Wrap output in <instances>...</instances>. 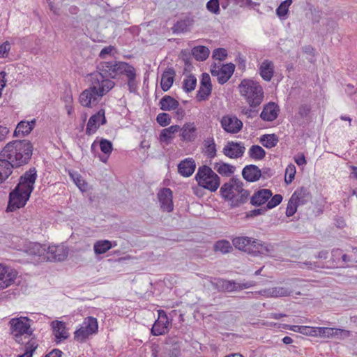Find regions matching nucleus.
Segmentation results:
<instances>
[{"label":"nucleus","instance_id":"nucleus-1","mask_svg":"<svg viewBox=\"0 0 357 357\" xmlns=\"http://www.w3.org/2000/svg\"><path fill=\"white\" fill-rule=\"evenodd\" d=\"M37 178L35 168H31L21 176L18 184L9 194L7 212H13L23 208L33 190Z\"/></svg>","mask_w":357,"mask_h":357},{"label":"nucleus","instance_id":"nucleus-2","mask_svg":"<svg viewBox=\"0 0 357 357\" xmlns=\"http://www.w3.org/2000/svg\"><path fill=\"white\" fill-rule=\"evenodd\" d=\"M32 151L33 146L29 141H14L3 148L0 154V160L8 164L11 175L15 167L28 162L32 155Z\"/></svg>","mask_w":357,"mask_h":357},{"label":"nucleus","instance_id":"nucleus-3","mask_svg":"<svg viewBox=\"0 0 357 357\" xmlns=\"http://www.w3.org/2000/svg\"><path fill=\"white\" fill-rule=\"evenodd\" d=\"M34 321L28 317L20 316L11 318L8 321L10 335L17 344H23L29 341L34 329L32 326Z\"/></svg>","mask_w":357,"mask_h":357},{"label":"nucleus","instance_id":"nucleus-4","mask_svg":"<svg viewBox=\"0 0 357 357\" xmlns=\"http://www.w3.org/2000/svg\"><path fill=\"white\" fill-rule=\"evenodd\" d=\"M222 197L229 202L231 206H238L247 202L250 193L243 189V183L238 178H232L220 188Z\"/></svg>","mask_w":357,"mask_h":357},{"label":"nucleus","instance_id":"nucleus-5","mask_svg":"<svg viewBox=\"0 0 357 357\" xmlns=\"http://www.w3.org/2000/svg\"><path fill=\"white\" fill-rule=\"evenodd\" d=\"M238 91L250 107H259L264 100V89L255 80L243 79L238 85Z\"/></svg>","mask_w":357,"mask_h":357},{"label":"nucleus","instance_id":"nucleus-6","mask_svg":"<svg viewBox=\"0 0 357 357\" xmlns=\"http://www.w3.org/2000/svg\"><path fill=\"white\" fill-rule=\"evenodd\" d=\"M195 179L200 187L215 192L220 186V178L211 168L203 165L198 168Z\"/></svg>","mask_w":357,"mask_h":357},{"label":"nucleus","instance_id":"nucleus-7","mask_svg":"<svg viewBox=\"0 0 357 357\" xmlns=\"http://www.w3.org/2000/svg\"><path fill=\"white\" fill-rule=\"evenodd\" d=\"M98 324L96 318L88 317L74 333V339L79 342H85L90 335L96 334Z\"/></svg>","mask_w":357,"mask_h":357},{"label":"nucleus","instance_id":"nucleus-8","mask_svg":"<svg viewBox=\"0 0 357 357\" xmlns=\"http://www.w3.org/2000/svg\"><path fill=\"white\" fill-rule=\"evenodd\" d=\"M114 85V81L100 70L90 75V86L102 97L113 89Z\"/></svg>","mask_w":357,"mask_h":357},{"label":"nucleus","instance_id":"nucleus-9","mask_svg":"<svg viewBox=\"0 0 357 357\" xmlns=\"http://www.w3.org/2000/svg\"><path fill=\"white\" fill-rule=\"evenodd\" d=\"M234 70L235 66L231 63L225 65L214 64L211 66V73L217 78L219 84H224L230 79Z\"/></svg>","mask_w":357,"mask_h":357},{"label":"nucleus","instance_id":"nucleus-10","mask_svg":"<svg viewBox=\"0 0 357 357\" xmlns=\"http://www.w3.org/2000/svg\"><path fill=\"white\" fill-rule=\"evenodd\" d=\"M222 128L227 133H238L243 128V122L236 116L233 114H226L222 116L220 121Z\"/></svg>","mask_w":357,"mask_h":357},{"label":"nucleus","instance_id":"nucleus-11","mask_svg":"<svg viewBox=\"0 0 357 357\" xmlns=\"http://www.w3.org/2000/svg\"><path fill=\"white\" fill-rule=\"evenodd\" d=\"M102 98V96L89 85V88L80 93L79 102L84 107L92 108L98 104Z\"/></svg>","mask_w":357,"mask_h":357},{"label":"nucleus","instance_id":"nucleus-12","mask_svg":"<svg viewBox=\"0 0 357 357\" xmlns=\"http://www.w3.org/2000/svg\"><path fill=\"white\" fill-rule=\"evenodd\" d=\"M44 261H63L68 256V249L63 245H46Z\"/></svg>","mask_w":357,"mask_h":357},{"label":"nucleus","instance_id":"nucleus-13","mask_svg":"<svg viewBox=\"0 0 357 357\" xmlns=\"http://www.w3.org/2000/svg\"><path fill=\"white\" fill-rule=\"evenodd\" d=\"M171 325V320H169L164 310H159L158 318L153 325L151 333L155 336L164 335L168 332L169 327Z\"/></svg>","mask_w":357,"mask_h":357},{"label":"nucleus","instance_id":"nucleus-14","mask_svg":"<svg viewBox=\"0 0 357 357\" xmlns=\"http://www.w3.org/2000/svg\"><path fill=\"white\" fill-rule=\"evenodd\" d=\"M22 250L32 259L38 258L39 261H44L45 255L46 254V245L29 242L24 245Z\"/></svg>","mask_w":357,"mask_h":357},{"label":"nucleus","instance_id":"nucleus-15","mask_svg":"<svg viewBox=\"0 0 357 357\" xmlns=\"http://www.w3.org/2000/svg\"><path fill=\"white\" fill-rule=\"evenodd\" d=\"M105 114V109H100L89 118L86 128V135H91L94 134L101 125L106 123Z\"/></svg>","mask_w":357,"mask_h":357},{"label":"nucleus","instance_id":"nucleus-16","mask_svg":"<svg viewBox=\"0 0 357 357\" xmlns=\"http://www.w3.org/2000/svg\"><path fill=\"white\" fill-rule=\"evenodd\" d=\"M17 275V272L15 269L0 264V289L13 284Z\"/></svg>","mask_w":357,"mask_h":357},{"label":"nucleus","instance_id":"nucleus-17","mask_svg":"<svg viewBox=\"0 0 357 357\" xmlns=\"http://www.w3.org/2000/svg\"><path fill=\"white\" fill-rule=\"evenodd\" d=\"M245 147L241 142L229 141L224 146L222 153L231 159L239 158L243 156Z\"/></svg>","mask_w":357,"mask_h":357},{"label":"nucleus","instance_id":"nucleus-18","mask_svg":"<svg viewBox=\"0 0 357 357\" xmlns=\"http://www.w3.org/2000/svg\"><path fill=\"white\" fill-rule=\"evenodd\" d=\"M292 293L293 291L289 287L280 286L264 289L256 292V294L266 298L286 297L291 296Z\"/></svg>","mask_w":357,"mask_h":357},{"label":"nucleus","instance_id":"nucleus-19","mask_svg":"<svg viewBox=\"0 0 357 357\" xmlns=\"http://www.w3.org/2000/svg\"><path fill=\"white\" fill-rule=\"evenodd\" d=\"M50 326L56 343H60L68 338L69 333L65 322L54 320L50 323Z\"/></svg>","mask_w":357,"mask_h":357},{"label":"nucleus","instance_id":"nucleus-20","mask_svg":"<svg viewBox=\"0 0 357 357\" xmlns=\"http://www.w3.org/2000/svg\"><path fill=\"white\" fill-rule=\"evenodd\" d=\"M274 252V245L263 243L259 240L252 239L250 245V254L253 256L258 255H271Z\"/></svg>","mask_w":357,"mask_h":357},{"label":"nucleus","instance_id":"nucleus-21","mask_svg":"<svg viewBox=\"0 0 357 357\" xmlns=\"http://www.w3.org/2000/svg\"><path fill=\"white\" fill-rule=\"evenodd\" d=\"M121 61H103L101 62L98 69L107 77L116 78L119 76Z\"/></svg>","mask_w":357,"mask_h":357},{"label":"nucleus","instance_id":"nucleus-22","mask_svg":"<svg viewBox=\"0 0 357 357\" xmlns=\"http://www.w3.org/2000/svg\"><path fill=\"white\" fill-rule=\"evenodd\" d=\"M160 206L163 211L171 212L173 211L172 192L169 188H163L158 193Z\"/></svg>","mask_w":357,"mask_h":357},{"label":"nucleus","instance_id":"nucleus-23","mask_svg":"<svg viewBox=\"0 0 357 357\" xmlns=\"http://www.w3.org/2000/svg\"><path fill=\"white\" fill-rule=\"evenodd\" d=\"M258 72L264 81L270 82L275 72V65L273 62L268 59L264 60L259 65Z\"/></svg>","mask_w":357,"mask_h":357},{"label":"nucleus","instance_id":"nucleus-24","mask_svg":"<svg viewBox=\"0 0 357 357\" xmlns=\"http://www.w3.org/2000/svg\"><path fill=\"white\" fill-rule=\"evenodd\" d=\"M273 193L269 189H261L255 192L250 198V204L255 206H260L267 204Z\"/></svg>","mask_w":357,"mask_h":357},{"label":"nucleus","instance_id":"nucleus-25","mask_svg":"<svg viewBox=\"0 0 357 357\" xmlns=\"http://www.w3.org/2000/svg\"><path fill=\"white\" fill-rule=\"evenodd\" d=\"M280 109L278 106L273 102L265 105L261 112L260 117L266 121H273L277 119Z\"/></svg>","mask_w":357,"mask_h":357},{"label":"nucleus","instance_id":"nucleus-26","mask_svg":"<svg viewBox=\"0 0 357 357\" xmlns=\"http://www.w3.org/2000/svg\"><path fill=\"white\" fill-rule=\"evenodd\" d=\"M181 139L185 142H192L197 137V128L194 123H185L180 127Z\"/></svg>","mask_w":357,"mask_h":357},{"label":"nucleus","instance_id":"nucleus-27","mask_svg":"<svg viewBox=\"0 0 357 357\" xmlns=\"http://www.w3.org/2000/svg\"><path fill=\"white\" fill-rule=\"evenodd\" d=\"M255 285L254 281L236 282L234 281L223 280L222 287L227 291H234L248 289Z\"/></svg>","mask_w":357,"mask_h":357},{"label":"nucleus","instance_id":"nucleus-28","mask_svg":"<svg viewBox=\"0 0 357 357\" xmlns=\"http://www.w3.org/2000/svg\"><path fill=\"white\" fill-rule=\"evenodd\" d=\"M196 168V164L192 158H186L178 165V173L185 177L191 176Z\"/></svg>","mask_w":357,"mask_h":357},{"label":"nucleus","instance_id":"nucleus-29","mask_svg":"<svg viewBox=\"0 0 357 357\" xmlns=\"http://www.w3.org/2000/svg\"><path fill=\"white\" fill-rule=\"evenodd\" d=\"M35 125V119L30 121H21L20 123H18L14 131V135L16 137H24L32 131Z\"/></svg>","mask_w":357,"mask_h":357},{"label":"nucleus","instance_id":"nucleus-30","mask_svg":"<svg viewBox=\"0 0 357 357\" xmlns=\"http://www.w3.org/2000/svg\"><path fill=\"white\" fill-rule=\"evenodd\" d=\"M242 175L246 181L254 182L259 180L261 174V170L256 165H250L243 168Z\"/></svg>","mask_w":357,"mask_h":357},{"label":"nucleus","instance_id":"nucleus-31","mask_svg":"<svg viewBox=\"0 0 357 357\" xmlns=\"http://www.w3.org/2000/svg\"><path fill=\"white\" fill-rule=\"evenodd\" d=\"M180 130V126L178 125H173L167 128L162 130L159 140L161 143H165L166 145L170 144L172 139L174 138V135Z\"/></svg>","mask_w":357,"mask_h":357},{"label":"nucleus","instance_id":"nucleus-32","mask_svg":"<svg viewBox=\"0 0 357 357\" xmlns=\"http://www.w3.org/2000/svg\"><path fill=\"white\" fill-rule=\"evenodd\" d=\"M194 20L189 17H185L176 22V23L172 28L174 33H181L188 31L192 26Z\"/></svg>","mask_w":357,"mask_h":357},{"label":"nucleus","instance_id":"nucleus-33","mask_svg":"<svg viewBox=\"0 0 357 357\" xmlns=\"http://www.w3.org/2000/svg\"><path fill=\"white\" fill-rule=\"evenodd\" d=\"M252 239L253 238L247 236H238L232 240V243L236 248L250 254V245Z\"/></svg>","mask_w":357,"mask_h":357},{"label":"nucleus","instance_id":"nucleus-34","mask_svg":"<svg viewBox=\"0 0 357 357\" xmlns=\"http://www.w3.org/2000/svg\"><path fill=\"white\" fill-rule=\"evenodd\" d=\"M174 75L175 72L173 69H169L162 73L161 77L160 86L164 91H168L172 86L174 82Z\"/></svg>","mask_w":357,"mask_h":357},{"label":"nucleus","instance_id":"nucleus-35","mask_svg":"<svg viewBox=\"0 0 357 357\" xmlns=\"http://www.w3.org/2000/svg\"><path fill=\"white\" fill-rule=\"evenodd\" d=\"M160 109L164 111H172L178 108L179 102L169 96H165L160 100Z\"/></svg>","mask_w":357,"mask_h":357},{"label":"nucleus","instance_id":"nucleus-36","mask_svg":"<svg viewBox=\"0 0 357 357\" xmlns=\"http://www.w3.org/2000/svg\"><path fill=\"white\" fill-rule=\"evenodd\" d=\"M214 169L220 174L224 176H230L235 171L234 166L223 162L215 163Z\"/></svg>","mask_w":357,"mask_h":357},{"label":"nucleus","instance_id":"nucleus-37","mask_svg":"<svg viewBox=\"0 0 357 357\" xmlns=\"http://www.w3.org/2000/svg\"><path fill=\"white\" fill-rule=\"evenodd\" d=\"M291 197L294 198V201L298 205H303L307 202L310 195L306 189L300 188L292 194Z\"/></svg>","mask_w":357,"mask_h":357},{"label":"nucleus","instance_id":"nucleus-38","mask_svg":"<svg viewBox=\"0 0 357 357\" xmlns=\"http://www.w3.org/2000/svg\"><path fill=\"white\" fill-rule=\"evenodd\" d=\"M113 247L111 241L108 240H99L93 245V250L96 255H102L107 252Z\"/></svg>","mask_w":357,"mask_h":357},{"label":"nucleus","instance_id":"nucleus-39","mask_svg":"<svg viewBox=\"0 0 357 357\" xmlns=\"http://www.w3.org/2000/svg\"><path fill=\"white\" fill-rule=\"evenodd\" d=\"M204 153L208 158H214L216 156V145L213 137L204 140Z\"/></svg>","mask_w":357,"mask_h":357},{"label":"nucleus","instance_id":"nucleus-40","mask_svg":"<svg viewBox=\"0 0 357 357\" xmlns=\"http://www.w3.org/2000/svg\"><path fill=\"white\" fill-rule=\"evenodd\" d=\"M209 53V50L205 46L195 47L192 50V54L197 61H202L206 60L208 58Z\"/></svg>","mask_w":357,"mask_h":357},{"label":"nucleus","instance_id":"nucleus-41","mask_svg":"<svg viewBox=\"0 0 357 357\" xmlns=\"http://www.w3.org/2000/svg\"><path fill=\"white\" fill-rule=\"evenodd\" d=\"M260 141L264 146L271 149L277 145L278 138L275 134L264 135L261 137Z\"/></svg>","mask_w":357,"mask_h":357},{"label":"nucleus","instance_id":"nucleus-42","mask_svg":"<svg viewBox=\"0 0 357 357\" xmlns=\"http://www.w3.org/2000/svg\"><path fill=\"white\" fill-rule=\"evenodd\" d=\"M232 250L231 243L227 240H220L214 245V251L222 254H227Z\"/></svg>","mask_w":357,"mask_h":357},{"label":"nucleus","instance_id":"nucleus-43","mask_svg":"<svg viewBox=\"0 0 357 357\" xmlns=\"http://www.w3.org/2000/svg\"><path fill=\"white\" fill-rule=\"evenodd\" d=\"M249 155L252 159L259 160L264 158L266 152L259 145H252L248 151Z\"/></svg>","mask_w":357,"mask_h":357},{"label":"nucleus","instance_id":"nucleus-44","mask_svg":"<svg viewBox=\"0 0 357 357\" xmlns=\"http://www.w3.org/2000/svg\"><path fill=\"white\" fill-rule=\"evenodd\" d=\"M197 85V79L194 75L185 77L183 81V89L187 92L192 91Z\"/></svg>","mask_w":357,"mask_h":357},{"label":"nucleus","instance_id":"nucleus-45","mask_svg":"<svg viewBox=\"0 0 357 357\" xmlns=\"http://www.w3.org/2000/svg\"><path fill=\"white\" fill-rule=\"evenodd\" d=\"M331 339L342 340L351 335V331L342 328H331Z\"/></svg>","mask_w":357,"mask_h":357},{"label":"nucleus","instance_id":"nucleus-46","mask_svg":"<svg viewBox=\"0 0 357 357\" xmlns=\"http://www.w3.org/2000/svg\"><path fill=\"white\" fill-rule=\"evenodd\" d=\"M136 73L135 68L130 64L126 62H120V70L119 73V76L125 75L128 78L130 77L132 75Z\"/></svg>","mask_w":357,"mask_h":357},{"label":"nucleus","instance_id":"nucleus-47","mask_svg":"<svg viewBox=\"0 0 357 357\" xmlns=\"http://www.w3.org/2000/svg\"><path fill=\"white\" fill-rule=\"evenodd\" d=\"M212 86L200 85L197 93V99L198 101H204L208 99L211 93Z\"/></svg>","mask_w":357,"mask_h":357},{"label":"nucleus","instance_id":"nucleus-48","mask_svg":"<svg viewBox=\"0 0 357 357\" xmlns=\"http://www.w3.org/2000/svg\"><path fill=\"white\" fill-rule=\"evenodd\" d=\"M292 3V0H285L282 1L276 9V14L280 17H284L287 15L289 8Z\"/></svg>","mask_w":357,"mask_h":357},{"label":"nucleus","instance_id":"nucleus-49","mask_svg":"<svg viewBox=\"0 0 357 357\" xmlns=\"http://www.w3.org/2000/svg\"><path fill=\"white\" fill-rule=\"evenodd\" d=\"M38 345L35 340H31L26 342L25 352L18 357H32L33 351Z\"/></svg>","mask_w":357,"mask_h":357},{"label":"nucleus","instance_id":"nucleus-50","mask_svg":"<svg viewBox=\"0 0 357 357\" xmlns=\"http://www.w3.org/2000/svg\"><path fill=\"white\" fill-rule=\"evenodd\" d=\"M296 174V167L293 164L289 165L285 170L284 181L287 184H289L294 178Z\"/></svg>","mask_w":357,"mask_h":357},{"label":"nucleus","instance_id":"nucleus-51","mask_svg":"<svg viewBox=\"0 0 357 357\" xmlns=\"http://www.w3.org/2000/svg\"><path fill=\"white\" fill-rule=\"evenodd\" d=\"M101 151L105 155H109L113 149L112 143L105 139H101L99 143Z\"/></svg>","mask_w":357,"mask_h":357},{"label":"nucleus","instance_id":"nucleus-52","mask_svg":"<svg viewBox=\"0 0 357 357\" xmlns=\"http://www.w3.org/2000/svg\"><path fill=\"white\" fill-rule=\"evenodd\" d=\"M331 332L332 331L331 327H317L316 337L331 339Z\"/></svg>","mask_w":357,"mask_h":357},{"label":"nucleus","instance_id":"nucleus-53","mask_svg":"<svg viewBox=\"0 0 357 357\" xmlns=\"http://www.w3.org/2000/svg\"><path fill=\"white\" fill-rule=\"evenodd\" d=\"M298 206L299 205L297 203H296V202L294 201V198L291 197L288 202L287 209H286L287 216L291 217V216L294 215L296 213Z\"/></svg>","mask_w":357,"mask_h":357},{"label":"nucleus","instance_id":"nucleus-54","mask_svg":"<svg viewBox=\"0 0 357 357\" xmlns=\"http://www.w3.org/2000/svg\"><path fill=\"white\" fill-rule=\"evenodd\" d=\"M282 201V196L281 195H274L273 197H271V199L267 202L266 204V208L268 210V209H271L275 206H277L278 205H279Z\"/></svg>","mask_w":357,"mask_h":357},{"label":"nucleus","instance_id":"nucleus-55","mask_svg":"<svg viewBox=\"0 0 357 357\" xmlns=\"http://www.w3.org/2000/svg\"><path fill=\"white\" fill-rule=\"evenodd\" d=\"M136 73L128 77V86L130 93H136L137 90L138 83L136 80Z\"/></svg>","mask_w":357,"mask_h":357},{"label":"nucleus","instance_id":"nucleus-56","mask_svg":"<svg viewBox=\"0 0 357 357\" xmlns=\"http://www.w3.org/2000/svg\"><path fill=\"white\" fill-rule=\"evenodd\" d=\"M206 8L208 11L214 14L220 13V4L218 0H210L206 3Z\"/></svg>","mask_w":357,"mask_h":357},{"label":"nucleus","instance_id":"nucleus-57","mask_svg":"<svg viewBox=\"0 0 357 357\" xmlns=\"http://www.w3.org/2000/svg\"><path fill=\"white\" fill-rule=\"evenodd\" d=\"M157 122L162 127L167 126L171 123V118L167 113H160L156 118Z\"/></svg>","mask_w":357,"mask_h":357},{"label":"nucleus","instance_id":"nucleus-58","mask_svg":"<svg viewBox=\"0 0 357 357\" xmlns=\"http://www.w3.org/2000/svg\"><path fill=\"white\" fill-rule=\"evenodd\" d=\"M71 177L73 178L75 183L76 185L82 190L84 191L86 188V183L85 181L82 179V176H79L78 174H70Z\"/></svg>","mask_w":357,"mask_h":357},{"label":"nucleus","instance_id":"nucleus-59","mask_svg":"<svg viewBox=\"0 0 357 357\" xmlns=\"http://www.w3.org/2000/svg\"><path fill=\"white\" fill-rule=\"evenodd\" d=\"M179 349L177 347H169V349L164 351L160 357H178Z\"/></svg>","mask_w":357,"mask_h":357},{"label":"nucleus","instance_id":"nucleus-60","mask_svg":"<svg viewBox=\"0 0 357 357\" xmlns=\"http://www.w3.org/2000/svg\"><path fill=\"white\" fill-rule=\"evenodd\" d=\"M11 48V44L6 41L0 45V58H6Z\"/></svg>","mask_w":357,"mask_h":357},{"label":"nucleus","instance_id":"nucleus-61","mask_svg":"<svg viewBox=\"0 0 357 357\" xmlns=\"http://www.w3.org/2000/svg\"><path fill=\"white\" fill-rule=\"evenodd\" d=\"M227 56V50L224 48H218L215 49L213 52V57L215 59L222 61Z\"/></svg>","mask_w":357,"mask_h":357},{"label":"nucleus","instance_id":"nucleus-62","mask_svg":"<svg viewBox=\"0 0 357 357\" xmlns=\"http://www.w3.org/2000/svg\"><path fill=\"white\" fill-rule=\"evenodd\" d=\"M317 328L309 326H303V330H301V334L311 336V337H317Z\"/></svg>","mask_w":357,"mask_h":357},{"label":"nucleus","instance_id":"nucleus-63","mask_svg":"<svg viewBox=\"0 0 357 357\" xmlns=\"http://www.w3.org/2000/svg\"><path fill=\"white\" fill-rule=\"evenodd\" d=\"M115 51V47L112 45H109L104 47L100 52L99 56L101 59H105L107 55H111Z\"/></svg>","mask_w":357,"mask_h":357},{"label":"nucleus","instance_id":"nucleus-64","mask_svg":"<svg viewBox=\"0 0 357 357\" xmlns=\"http://www.w3.org/2000/svg\"><path fill=\"white\" fill-rule=\"evenodd\" d=\"M267 211V209L266 208V207L251 210L249 212H248L246 216L248 218H253V217L264 214L265 213V211Z\"/></svg>","mask_w":357,"mask_h":357}]
</instances>
